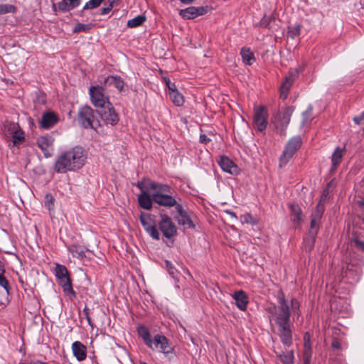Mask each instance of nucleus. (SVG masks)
<instances>
[{"label":"nucleus","mask_w":364,"mask_h":364,"mask_svg":"<svg viewBox=\"0 0 364 364\" xmlns=\"http://www.w3.org/2000/svg\"><path fill=\"white\" fill-rule=\"evenodd\" d=\"M77 121L85 129L97 130V127H100V122L95 119L94 109L88 105L81 107L79 109Z\"/></svg>","instance_id":"20e7f679"},{"label":"nucleus","mask_w":364,"mask_h":364,"mask_svg":"<svg viewBox=\"0 0 364 364\" xmlns=\"http://www.w3.org/2000/svg\"><path fill=\"white\" fill-rule=\"evenodd\" d=\"M164 80L166 82V86L168 88V92L176 90V87L174 83H172L168 78L165 77Z\"/></svg>","instance_id":"5fc2aeb1"},{"label":"nucleus","mask_w":364,"mask_h":364,"mask_svg":"<svg viewBox=\"0 0 364 364\" xmlns=\"http://www.w3.org/2000/svg\"><path fill=\"white\" fill-rule=\"evenodd\" d=\"M58 122V117L55 113L49 112L43 114L41 120V127L43 129H48L53 127Z\"/></svg>","instance_id":"412c9836"},{"label":"nucleus","mask_w":364,"mask_h":364,"mask_svg":"<svg viewBox=\"0 0 364 364\" xmlns=\"http://www.w3.org/2000/svg\"><path fill=\"white\" fill-rule=\"evenodd\" d=\"M226 213H228L232 218H237L235 213L232 211L227 210Z\"/></svg>","instance_id":"e2e57ef3"},{"label":"nucleus","mask_w":364,"mask_h":364,"mask_svg":"<svg viewBox=\"0 0 364 364\" xmlns=\"http://www.w3.org/2000/svg\"><path fill=\"white\" fill-rule=\"evenodd\" d=\"M210 139L205 135V134H201L200 136V142L203 143L204 144H208Z\"/></svg>","instance_id":"bf43d9fd"},{"label":"nucleus","mask_w":364,"mask_h":364,"mask_svg":"<svg viewBox=\"0 0 364 364\" xmlns=\"http://www.w3.org/2000/svg\"><path fill=\"white\" fill-rule=\"evenodd\" d=\"M165 265H166V268L168 272V274L173 277V278H175L176 276V272H177V270L174 267V266L173 265V264L168 261V260H166L165 261Z\"/></svg>","instance_id":"de8ad7c7"},{"label":"nucleus","mask_w":364,"mask_h":364,"mask_svg":"<svg viewBox=\"0 0 364 364\" xmlns=\"http://www.w3.org/2000/svg\"><path fill=\"white\" fill-rule=\"evenodd\" d=\"M331 348L333 350H342L346 348V344L345 343H342L338 338H333L332 342H331Z\"/></svg>","instance_id":"c03bdc74"},{"label":"nucleus","mask_w":364,"mask_h":364,"mask_svg":"<svg viewBox=\"0 0 364 364\" xmlns=\"http://www.w3.org/2000/svg\"><path fill=\"white\" fill-rule=\"evenodd\" d=\"M40 364H50V363H48V362H44V361H42V360H41V363H40Z\"/></svg>","instance_id":"338daca9"},{"label":"nucleus","mask_w":364,"mask_h":364,"mask_svg":"<svg viewBox=\"0 0 364 364\" xmlns=\"http://www.w3.org/2000/svg\"><path fill=\"white\" fill-rule=\"evenodd\" d=\"M218 164L225 172L232 175H237L239 173L237 166L226 156H220L218 160Z\"/></svg>","instance_id":"dca6fc26"},{"label":"nucleus","mask_w":364,"mask_h":364,"mask_svg":"<svg viewBox=\"0 0 364 364\" xmlns=\"http://www.w3.org/2000/svg\"><path fill=\"white\" fill-rule=\"evenodd\" d=\"M240 55L242 62L246 65H251L255 61L254 53L249 48H242Z\"/></svg>","instance_id":"2f4dec72"},{"label":"nucleus","mask_w":364,"mask_h":364,"mask_svg":"<svg viewBox=\"0 0 364 364\" xmlns=\"http://www.w3.org/2000/svg\"><path fill=\"white\" fill-rule=\"evenodd\" d=\"M323 212L321 206L315 208L311 216L309 234L317 235Z\"/></svg>","instance_id":"2eb2a0df"},{"label":"nucleus","mask_w":364,"mask_h":364,"mask_svg":"<svg viewBox=\"0 0 364 364\" xmlns=\"http://www.w3.org/2000/svg\"><path fill=\"white\" fill-rule=\"evenodd\" d=\"M92 25L91 24H84L81 23H78L75 25L73 32L74 33H80L82 31H87L90 29H91Z\"/></svg>","instance_id":"49530a36"},{"label":"nucleus","mask_w":364,"mask_h":364,"mask_svg":"<svg viewBox=\"0 0 364 364\" xmlns=\"http://www.w3.org/2000/svg\"><path fill=\"white\" fill-rule=\"evenodd\" d=\"M16 128H18V124L11 122H5L1 129L2 132L6 136H11Z\"/></svg>","instance_id":"72a5a7b5"},{"label":"nucleus","mask_w":364,"mask_h":364,"mask_svg":"<svg viewBox=\"0 0 364 364\" xmlns=\"http://www.w3.org/2000/svg\"><path fill=\"white\" fill-rule=\"evenodd\" d=\"M277 299L279 304L281 318L299 316V303L296 299H292L290 301H287L282 291L278 293Z\"/></svg>","instance_id":"7ed1b4c3"},{"label":"nucleus","mask_w":364,"mask_h":364,"mask_svg":"<svg viewBox=\"0 0 364 364\" xmlns=\"http://www.w3.org/2000/svg\"><path fill=\"white\" fill-rule=\"evenodd\" d=\"M53 142V138L48 134L41 136L37 139L36 144L46 158H49L53 155L54 151Z\"/></svg>","instance_id":"9b49d317"},{"label":"nucleus","mask_w":364,"mask_h":364,"mask_svg":"<svg viewBox=\"0 0 364 364\" xmlns=\"http://www.w3.org/2000/svg\"><path fill=\"white\" fill-rule=\"evenodd\" d=\"M364 120V111L360 113L359 115L353 117V121L357 124H360Z\"/></svg>","instance_id":"6e6d98bb"},{"label":"nucleus","mask_w":364,"mask_h":364,"mask_svg":"<svg viewBox=\"0 0 364 364\" xmlns=\"http://www.w3.org/2000/svg\"><path fill=\"white\" fill-rule=\"evenodd\" d=\"M147 183L151 190L154 191L153 194L171 193V188L166 184L156 183L154 181L148 180Z\"/></svg>","instance_id":"b1692460"},{"label":"nucleus","mask_w":364,"mask_h":364,"mask_svg":"<svg viewBox=\"0 0 364 364\" xmlns=\"http://www.w3.org/2000/svg\"><path fill=\"white\" fill-rule=\"evenodd\" d=\"M55 275L68 299L70 300L75 299L76 294L73 289L72 281L67 268L64 265L57 264L55 267Z\"/></svg>","instance_id":"f03ea898"},{"label":"nucleus","mask_w":364,"mask_h":364,"mask_svg":"<svg viewBox=\"0 0 364 364\" xmlns=\"http://www.w3.org/2000/svg\"><path fill=\"white\" fill-rule=\"evenodd\" d=\"M58 9L59 11L63 12H66L72 10V8L70 6L69 3L67 0H62L58 4Z\"/></svg>","instance_id":"09e8293b"},{"label":"nucleus","mask_w":364,"mask_h":364,"mask_svg":"<svg viewBox=\"0 0 364 364\" xmlns=\"http://www.w3.org/2000/svg\"><path fill=\"white\" fill-rule=\"evenodd\" d=\"M153 200L159 205L166 208L176 207V205H180L176 201V199L172 193L164 194H152Z\"/></svg>","instance_id":"4468645a"},{"label":"nucleus","mask_w":364,"mask_h":364,"mask_svg":"<svg viewBox=\"0 0 364 364\" xmlns=\"http://www.w3.org/2000/svg\"><path fill=\"white\" fill-rule=\"evenodd\" d=\"M279 358L283 364H294V355L292 350L279 354Z\"/></svg>","instance_id":"c9c22d12"},{"label":"nucleus","mask_w":364,"mask_h":364,"mask_svg":"<svg viewBox=\"0 0 364 364\" xmlns=\"http://www.w3.org/2000/svg\"><path fill=\"white\" fill-rule=\"evenodd\" d=\"M87 322H88V323H89L91 326H92V320L88 319V320H87Z\"/></svg>","instance_id":"69168bd1"},{"label":"nucleus","mask_w":364,"mask_h":364,"mask_svg":"<svg viewBox=\"0 0 364 364\" xmlns=\"http://www.w3.org/2000/svg\"><path fill=\"white\" fill-rule=\"evenodd\" d=\"M137 333L139 337L142 338L144 343L150 348H153V341L151 338L149 330L144 326H139L137 328Z\"/></svg>","instance_id":"a878e982"},{"label":"nucleus","mask_w":364,"mask_h":364,"mask_svg":"<svg viewBox=\"0 0 364 364\" xmlns=\"http://www.w3.org/2000/svg\"><path fill=\"white\" fill-rule=\"evenodd\" d=\"M242 217H243V221L245 223H250L252 225L255 224V221L250 214H249V213L245 214Z\"/></svg>","instance_id":"864d4df0"},{"label":"nucleus","mask_w":364,"mask_h":364,"mask_svg":"<svg viewBox=\"0 0 364 364\" xmlns=\"http://www.w3.org/2000/svg\"><path fill=\"white\" fill-rule=\"evenodd\" d=\"M16 11V6L12 4H0V15L9 13L14 14Z\"/></svg>","instance_id":"ea45409f"},{"label":"nucleus","mask_w":364,"mask_h":364,"mask_svg":"<svg viewBox=\"0 0 364 364\" xmlns=\"http://www.w3.org/2000/svg\"><path fill=\"white\" fill-rule=\"evenodd\" d=\"M235 301V304L242 311L246 309L248 304V297L245 291H235L232 296Z\"/></svg>","instance_id":"5701e85b"},{"label":"nucleus","mask_w":364,"mask_h":364,"mask_svg":"<svg viewBox=\"0 0 364 364\" xmlns=\"http://www.w3.org/2000/svg\"><path fill=\"white\" fill-rule=\"evenodd\" d=\"M209 11V7L205 6H190L180 11V16L185 19H193L199 16L204 15Z\"/></svg>","instance_id":"ddd939ff"},{"label":"nucleus","mask_w":364,"mask_h":364,"mask_svg":"<svg viewBox=\"0 0 364 364\" xmlns=\"http://www.w3.org/2000/svg\"><path fill=\"white\" fill-rule=\"evenodd\" d=\"M101 119L107 124L115 125L119 122V116L116 113L112 103L101 108L99 111Z\"/></svg>","instance_id":"9d476101"},{"label":"nucleus","mask_w":364,"mask_h":364,"mask_svg":"<svg viewBox=\"0 0 364 364\" xmlns=\"http://www.w3.org/2000/svg\"><path fill=\"white\" fill-rule=\"evenodd\" d=\"M316 235L309 234L304 240V248L306 252H311L314 247Z\"/></svg>","instance_id":"f704fd0d"},{"label":"nucleus","mask_w":364,"mask_h":364,"mask_svg":"<svg viewBox=\"0 0 364 364\" xmlns=\"http://www.w3.org/2000/svg\"><path fill=\"white\" fill-rule=\"evenodd\" d=\"M274 19V18L272 16H268V17H266V16H264L260 22H259V25L261 27H264V28H268L269 26V23L270 22Z\"/></svg>","instance_id":"3c124183"},{"label":"nucleus","mask_w":364,"mask_h":364,"mask_svg":"<svg viewBox=\"0 0 364 364\" xmlns=\"http://www.w3.org/2000/svg\"><path fill=\"white\" fill-rule=\"evenodd\" d=\"M312 112H313V107H312L311 105H309L307 107L306 110L303 112V114H302V116H303L302 124H303V125H305L306 124H307L309 122L311 121V116H312Z\"/></svg>","instance_id":"79ce46f5"},{"label":"nucleus","mask_w":364,"mask_h":364,"mask_svg":"<svg viewBox=\"0 0 364 364\" xmlns=\"http://www.w3.org/2000/svg\"><path fill=\"white\" fill-rule=\"evenodd\" d=\"M86 159L85 149L82 146H76L58 156L54 164V170L59 173L75 171L85 165Z\"/></svg>","instance_id":"f257e3e1"},{"label":"nucleus","mask_w":364,"mask_h":364,"mask_svg":"<svg viewBox=\"0 0 364 364\" xmlns=\"http://www.w3.org/2000/svg\"><path fill=\"white\" fill-rule=\"evenodd\" d=\"M294 81V75L292 73L286 76L284 81L280 86V98L285 100L288 97L289 91Z\"/></svg>","instance_id":"4be33fe9"},{"label":"nucleus","mask_w":364,"mask_h":364,"mask_svg":"<svg viewBox=\"0 0 364 364\" xmlns=\"http://www.w3.org/2000/svg\"><path fill=\"white\" fill-rule=\"evenodd\" d=\"M268 113L267 109L264 106L255 109L254 114V124L256 128L262 132L266 129L267 126Z\"/></svg>","instance_id":"f8f14e48"},{"label":"nucleus","mask_w":364,"mask_h":364,"mask_svg":"<svg viewBox=\"0 0 364 364\" xmlns=\"http://www.w3.org/2000/svg\"><path fill=\"white\" fill-rule=\"evenodd\" d=\"M345 149H340L339 147H336L332 154L331 156V171L333 172L338 167V166L341 164L342 161V158L343 156Z\"/></svg>","instance_id":"bb28decb"},{"label":"nucleus","mask_w":364,"mask_h":364,"mask_svg":"<svg viewBox=\"0 0 364 364\" xmlns=\"http://www.w3.org/2000/svg\"><path fill=\"white\" fill-rule=\"evenodd\" d=\"M72 350L74 356L78 361L85 360L87 357L86 347L80 341H75L72 344Z\"/></svg>","instance_id":"aec40b11"},{"label":"nucleus","mask_w":364,"mask_h":364,"mask_svg":"<svg viewBox=\"0 0 364 364\" xmlns=\"http://www.w3.org/2000/svg\"><path fill=\"white\" fill-rule=\"evenodd\" d=\"M104 0H90L83 6V10L93 9L100 6Z\"/></svg>","instance_id":"37998d69"},{"label":"nucleus","mask_w":364,"mask_h":364,"mask_svg":"<svg viewBox=\"0 0 364 364\" xmlns=\"http://www.w3.org/2000/svg\"><path fill=\"white\" fill-rule=\"evenodd\" d=\"M68 3L70 4V6L72 8V9L77 7L81 2V0H68Z\"/></svg>","instance_id":"13d9d810"},{"label":"nucleus","mask_w":364,"mask_h":364,"mask_svg":"<svg viewBox=\"0 0 364 364\" xmlns=\"http://www.w3.org/2000/svg\"><path fill=\"white\" fill-rule=\"evenodd\" d=\"M54 198L50 193H47L44 198V205L45 207L49 210L51 211L54 208Z\"/></svg>","instance_id":"58836bf2"},{"label":"nucleus","mask_w":364,"mask_h":364,"mask_svg":"<svg viewBox=\"0 0 364 364\" xmlns=\"http://www.w3.org/2000/svg\"><path fill=\"white\" fill-rule=\"evenodd\" d=\"M183 3L184 4H190L191 3L192 1H193L194 0H181Z\"/></svg>","instance_id":"0e129e2a"},{"label":"nucleus","mask_w":364,"mask_h":364,"mask_svg":"<svg viewBox=\"0 0 364 364\" xmlns=\"http://www.w3.org/2000/svg\"><path fill=\"white\" fill-rule=\"evenodd\" d=\"M293 112L294 108L292 107H285L282 108L279 114V119L282 125L287 127L289 124Z\"/></svg>","instance_id":"c85d7f7f"},{"label":"nucleus","mask_w":364,"mask_h":364,"mask_svg":"<svg viewBox=\"0 0 364 364\" xmlns=\"http://www.w3.org/2000/svg\"><path fill=\"white\" fill-rule=\"evenodd\" d=\"M104 85H114L119 92H122L124 86V82L118 75H109L105 79Z\"/></svg>","instance_id":"393cba45"},{"label":"nucleus","mask_w":364,"mask_h":364,"mask_svg":"<svg viewBox=\"0 0 364 364\" xmlns=\"http://www.w3.org/2000/svg\"><path fill=\"white\" fill-rule=\"evenodd\" d=\"M152 196L149 194V192L141 193L138 196V202L141 208L150 210L152 207L153 202Z\"/></svg>","instance_id":"cd10ccee"},{"label":"nucleus","mask_w":364,"mask_h":364,"mask_svg":"<svg viewBox=\"0 0 364 364\" xmlns=\"http://www.w3.org/2000/svg\"><path fill=\"white\" fill-rule=\"evenodd\" d=\"M146 21V17L144 15H139L130 20L127 22V26L129 28H136L144 23Z\"/></svg>","instance_id":"e433bc0d"},{"label":"nucleus","mask_w":364,"mask_h":364,"mask_svg":"<svg viewBox=\"0 0 364 364\" xmlns=\"http://www.w3.org/2000/svg\"><path fill=\"white\" fill-rule=\"evenodd\" d=\"M148 180L149 179L144 178L142 181H139L136 184V186L140 189L141 193H146L149 192V190H151L149 183H147Z\"/></svg>","instance_id":"a18cd8bd"},{"label":"nucleus","mask_w":364,"mask_h":364,"mask_svg":"<svg viewBox=\"0 0 364 364\" xmlns=\"http://www.w3.org/2000/svg\"><path fill=\"white\" fill-rule=\"evenodd\" d=\"M105 85H92L89 88L90 102L95 107L102 108L111 103L109 97L105 94Z\"/></svg>","instance_id":"39448f33"},{"label":"nucleus","mask_w":364,"mask_h":364,"mask_svg":"<svg viewBox=\"0 0 364 364\" xmlns=\"http://www.w3.org/2000/svg\"><path fill=\"white\" fill-rule=\"evenodd\" d=\"M329 192H328V189H324L322 192V194L320 197V200L317 204V205L316 207H318L319 205L321 206L323 208V211H324L325 210V206H324V203L326 200V198L328 195Z\"/></svg>","instance_id":"8fccbe9b"},{"label":"nucleus","mask_w":364,"mask_h":364,"mask_svg":"<svg viewBox=\"0 0 364 364\" xmlns=\"http://www.w3.org/2000/svg\"><path fill=\"white\" fill-rule=\"evenodd\" d=\"M140 222L146 232L154 240L160 239L159 232L155 225V223L149 213H141Z\"/></svg>","instance_id":"6e6552de"},{"label":"nucleus","mask_w":364,"mask_h":364,"mask_svg":"<svg viewBox=\"0 0 364 364\" xmlns=\"http://www.w3.org/2000/svg\"><path fill=\"white\" fill-rule=\"evenodd\" d=\"M159 228L163 235L168 239L173 237L177 233L174 223L171 218L166 215H161V219L159 223Z\"/></svg>","instance_id":"1a4fd4ad"},{"label":"nucleus","mask_w":364,"mask_h":364,"mask_svg":"<svg viewBox=\"0 0 364 364\" xmlns=\"http://www.w3.org/2000/svg\"><path fill=\"white\" fill-rule=\"evenodd\" d=\"M52 9L54 12H56L58 10V6H56L53 1L52 2Z\"/></svg>","instance_id":"680f3d73"},{"label":"nucleus","mask_w":364,"mask_h":364,"mask_svg":"<svg viewBox=\"0 0 364 364\" xmlns=\"http://www.w3.org/2000/svg\"><path fill=\"white\" fill-rule=\"evenodd\" d=\"M289 207L291 212V220L299 225L302 220L301 208L297 204H289Z\"/></svg>","instance_id":"7c9ffc66"},{"label":"nucleus","mask_w":364,"mask_h":364,"mask_svg":"<svg viewBox=\"0 0 364 364\" xmlns=\"http://www.w3.org/2000/svg\"><path fill=\"white\" fill-rule=\"evenodd\" d=\"M41 362V360H35L31 362H20L18 364H40Z\"/></svg>","instance_id":"052dcab7"},{"label":"nucleus","mask_w":364,"mask_h":364,"mask_svg":"<svg viewBox=\"0 0 364 364\" xmlns=\"http://www.w3.org/2000/svg\"><path fill=\"white\" fill-rule=\"evenodd\" d=\"M279 334L282 343L289 347L292 344L293 325L290 320H277Z\"/></svg>","instance_id":"0eeeda50"},{"label":"nucleus","mask_w":364,"mask_h":364,"mask_svg":"<svg viewBox=\"0 0 364 364\" xmlns=\"http://www.w3.org/2000/svg\"><path fill=\"white\" fill-rule=\"evenodd\" d=\"M176 210L178 213L179 217L177 218L178 223L181 225L187 226L188 228H193L195 225L191 219L187 211L183 210L181 204L176 205Z\"/></svg>","instance_id":"a211bd4d"},{"label":"nucleus","mask_w":364,"mask_h":364,"mask_svg":"<svg viewBox=\"0 0 364 364\" xmlns=\"http://www.w3.org/2000/svg\"><path fill=\"white\" fill-rule=\"evenodd\" d=\"M354 242L357 247L360 248L364 252V241L359 240L358 238L354 239Z\"/></svg>","instance_id":"4d7b16f0"},{"label":"nucleus","mask_w":364,"mask_h":364,"mask_svg":"<svg viewBox=\"0 0 364 364\" xmlns=\"http://www.w3.org/2000/svg\"><path fill=\"white\" fill-rule=\"evenodd\" d=\"M363 132H364V127H363Z\"/></svg>","instance_id":"774afa93"},{"label":"nucleus","mask_w":364,"mask_h":364,"mask_svg":"<svg viewBox=\"0 0 364 364\" xmlns=\"http://www.w3.org/2000/svg\"><path fill=\"white\" fill-rule=\"evenodd\" d=\"M68 251L72 254L73 257L82 259L85 257V252L88 251V249L85 247L75 244L68 247Z\"/></svg>","instance_id":"c756f323"},{"label":"nucleus","mask_w":364,"mask_h":364,"mask_svg":"<svg viewBox=\"0 0 364 364\" xmlns=\"http://www.w3.org/2000/svg\"><path fill=\"white\" fill-rule=\"evenodd\" d=\"M300 32H301V26L299 24H296V25L289 27L287 34L291 38H294L296 36H299Z\"/></svg>","instance_id":"a19ab883"},{"label":"nucleus","mask_w":364,"mask_h":364,"mask_svg":"<svg viewBox=\"0 0 364 364\" xmlns=\"http://www.w3.org/2000/svg\"><path fill=\"white\" fill-rule=\"evenodd\" d=\"M169 96L171 101L176 106L180 107L183 105V95L181 92H179L177 89L169 92Z\"/></svg>","instance_id":"473e14b6"},{"label":"nucleus","mask_w":364,"mask_h":364,"mask_svg":"<svg viewBox=\"0 0 364 364\" xmlns=\"http://www.w3.org/2000/svg\"><path fill=\"white\" fill-rule=\"evenodd\" d=\"M11 136L14 139V144L22 142L24 140V134L19 127L16 128V129Z\"/></svg>","instance_id":"4c0bfd02"},{"label":"nucleus","mask_w":364,"mask_h":364,"mask_svg":"<svg viewBox=\"0 0 364 364\" xmlns=\"http://www.w3.org/2000/svg\"><path fill=\"white\" fill-rule=\"evenodd\" d=\"M113 6H114V2L112 1H109L106 7H104L101 9L100 14L102 15L107 14L108 13H109L112 11Z\"/></svg>","instance_id":"603ef678"},{"label":"nucleus","mask_w":364,"mask_h":364,"mask_svg":"<svg viewBox=\"0 0 364 364\" xmlns=\"http://www.w3.org/2000/svg\"><path fill=\"white\" fill-rule=\"evenodd\" d=\"M153 344L156 348H159L164 354H168L172 352V348L168 343L167 338L164 336L156 334L154 336Z\"/></svg>","instance_id":"6ab92c4d"},{"label":"nucleus","mask_w":364,"mask_h":364,"mask_svg":"<svg viewBox=\"0 0 364 364\" xmlns=\"http://www.w3.org/2000/svg\"><path fill=\"white\" fill-rule=\"evenodd\" d=\"M312 358V348L311 344V335L306 332L304 335V350L302 353V364H311Z\"/></svg>","instance_id":"f3484780"},{"label":"nucleus","mask_w":364,"mask_h":364,"mask_svg":"<svg viewBox=\"0 0 364 364\" xmlns=\"http://www.w3.org/2000/svg\"><path fill=\"white\" fill-rule=\"evenodd\" d=\"M301 143L302 140L300 136H294L289 140L279 159L280 167L289 162L296 151L301 147Z\"/></svg>","instance_id":"423d86ee"}]
</instances>
